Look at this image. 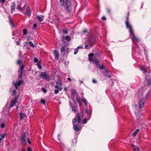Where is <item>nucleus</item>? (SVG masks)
<instances>
[{
	"mask_svg": "<svg viewBox=\"0 0 151 151\" xmlns=\"http://www.w3.org/2000/svg\"><path fill=\"white\" fill-rule=\"evenodd\" d=\"M29 45L31 46V47H35L34 45L33 44L32 42L31 41H30L29 42Z\"/></svg>",
	"mask_w": 151,
	"mask_h": 151,
	"instance_id": "nucleus-46",
	"label": "nucleus"
},
{
	"mask_svg": "<svg viewBox=\"0 0 151 151\" xmlns=\"http://www.w3.org/2000/svg\"><path fill=\"white\" fill-rule=\"evenodd\" d=\"M59 56V53H57V54L55 55V58L56 60H58Z\"/></svg>",
	"mask_w": 151,
	"mask_h": 151,
	"instance_id": "nucleus-34",
	"label": "nucleus"
},
{
	"mask_svg": "<svg viewBox=\"0 0 151 151\" xmlns=\"http://www.w3.org/2000/svg\"><path fill=\"white\" fill-rule=\"evenodd\" d=\"M22 82H23V81L19 80V81L16 82L14 84V86L17 89L18 86H20Z\"/></svg>",
	"mask_w": 151,
	"mask_h": 151,
	"instance_id": "nucleus-14",
	"label": "nucleus"
},
{
	"mask_svg": "<svg viewBox=\"0 0 151 151\" xmlns=\"http://www.w3.org/2000/svg\"><path fill=\"white\" fill-rule=\"evenodd\" d=\"M63 32L65 34H66L68 32L66 29H63L62 30Z\"/></svg>",
	"mask_w": 151,
	"mask_h": 151,
	"instance_id": "nucleus-41",
	"label": "nucleus"
},
{
	"mask_svg": "<svg viewBox=\"0 0 151 151\" xmlns=\"http://www.w3.org/2000/svg\"><path fill=\"white\" fill-rule=\"evenodd\" d=\"M23 35H25L27 34V30L26 29H24L23 30Z\"/></svg>",
	"mask_w": 151,
	"mask_h": 151,
	"instance_id": "nucleus-32",
	"label": "nucleus"
},
{
	"mask_svg": "<svg viewBox=\"0 0 151 151\" xmlns=\"http://www.w3.org/2000/svg\"><path fill=\"white\" fill-rule=\"evenodd\" d=\"M146 99L145 98H142L139 101V104L140 108H142L146 101Z\"/></svg>",
	"mask_w": 151,
	"mask_h": 151,
	"instance_id": "nucleus-7",
	"label": "nucleus"
},
{
	"mask_svg": "<svg viewBox=\"0 0 151 151\" xmlns=\"http://www.w3.org/2000/svg\"><path fill=\"white\" fill-rule=\"evenodd\" d=\"M44 17V16L43 15L37 16V18L40 22H41L43 20Z\"/></svg>",
	"mask_w": 151,
	"mask_h": 151,
	"instance_id": "nucleus-17",
	"label": "nucleus"
},
{
	"mask_svg": "<svg viewBox=\"0 0 151 151\" xmlns=\"http://www.w3.org/2000/svg\"><path fill=\"white\" fill-rule=\"evenodd\" d=\"M12 95L14 96H15L17 94V91L15 89H14L12 91Z\"/></svg>",
	"mask_w": 151,
	"mask_h": 151,
	"instance_id": "nucleus-30",
	"label": "nucleus"
},
{
	"mask_svg": "<svg viewBox=\"0 0 151 151\" xmlns=\"http://www.w3.org/2000/svg\"><path fill=\"white\" fill-rule=\"evenodd\" d=\"M40 77H42V79H45L47 81L49 80V77H47V75L45 72H42L40 75Z\"/></svg>",
	"mask_w": 151,
	"mask_h": 151,
	"instance_id": "nucleus-10",
	"label": "nucleus"
},
{
	"mask_svg": "<svg viewBox=\"0 0 151 151\" xmlns=\"http://www.w3.org/2000/svg\"><path fill=\"white\" fill-rule=\"evenodd\" d=\"M25 133H24V132L22 134V138H25Z\"/></svg>",
	"mask_w": 151,
	"mask_h": 151,
	"instance_id": "nucleus-52",
	"label": "nucleus"
},
{
	"mask_svg": "<svg viewBox=\"0 0 151 151\" xmlns=\"http://www.w3.org/2000/svg\"><path fill=\"white\" fill-rule=\"evenodd\" d=\"M0 1L2 3H4L5 1V0H0Z\"/></svg>",
	"mask_w": 151,
	"mask_h": 151,
	"instance_id": "nucleus-64",
	"label": "nucleus"
},
{
	"mask_svg": "<svg viewBox=\"0 0 151 151\" xmlns=\"http://www.w3.org/2000/svg\"><path fill=\"white\" fill-rule=\"evenodd\" d=\"M12 5L11 6V12H13L15 10V9L16 4L15 3L13 2L12 3Z\"/></svg>",
	"mask_w": 151,
	"mask_h": 151,
	"instance_id": "nucleus-18",
	"label": "nucleus"
},
{
	"mask_svg": "<svg viewBox=\"0 0 151 151\" xmlns=\"http://www.w3.org/2000/svg\"><path fill=\"white\" fill-rule=\"evenodd\" d=\"M82 48V46H79L77 47V48H78V49H79L80 48Z\"/></svg>",
	"mask_w": 151,
	"mask_h": 151,
	"instance_id": "nucleus-61",
	"label": "nucleus"
},
{
	"mask_svg": "<svg viewBox=\"0 0 151 151\" xmlns=\"http://www.w3.org/2000/svg\"><path fill=\"white\" fill-rule=\"evenodd\" d=\"M102 19L103 20H106V18L105 16H103L102 17Z\"/></svg>",
	"mask_w": 151,
	"mask_h": 151,
	"instance_id": "nucleus-54",
	"label": "nucleus"
},
{
	"mask_svg": "<svg viewBox=\"0 0 151 151\" xmlns=\"http://www.w3.org/2000/svg\"><path fill=\"white\" fill-rule=\"evenodd\" d=\"M140 70H142V71H143V73L145 74L146 73V68L144 67H141L140 68Z\"/></svg>",
	"mask_w": 151,
	"mask_h": 151,
	"instance_id": "nucleus-22",
	"label": "nucleus"
},
{
	"mask_svg": "<svg viewBox=\"0 0 151 151\" xmlns=\"http://www.w3.org/2000/svg\"><path fill=\"white\" fill-rule=\"evenodd\" d=\"M139 129H137L132 134V135L133 137H135L138 133L139 132Z\"/></svg>",
	"mask_w": 151,
	"mask_h": 151,
	"instance_id": "nucleus-21",
	"label": "nucleus"
},
{
	"mask_svg": "<svg viewBox=\"0 0 151 151\" xmlns=\"http://www.w3.org/2000/svg\"><path fill=\"white\" fill-rule=\"evenodd\" d=\"M125 24L127 28L129 29L130 34L133 33L134 32L131 25L129 22V18L127 16V19L125 22Z\"/></svg>",
	"mask_w": 151,
	"mask_h": 151,
	"instance_id": "nucleus-2",
	"label": "nucleus"
},
{
	"mask_svg": "<svg viewBox=\"0 0 151 151\" xmlns=\"http://www.w3.org/2000/svg\"><path fill=\"white\" fill-rule=\"evenodd\" d=\"M42 91L43 92H44L45 93H46L47 92V91L46 90V89L45 88H44V87H42Z\"/></svg>",
	"mask_w": 151,
	"mask_h": 151,
	"instance_id": "nucleus-45",
	"label": "nucleus"
},
{
	"mask_svg": "<svg viewBox=\"0 0 151 151\" xmlns=\"http://www.w3.org/2000/svg\"><path fill=\"white\" fill-rule=\"evenodd\" d=\"M83 112H85L88 115L89 114V112L88 109H87V107H86V109H84V108H83Z\"/></svg>",
	"mask_w": 151,
	"mask_h": 151,
	"instance_id": "nucleus-23",
	"label": "nucleus"
},
{
	"mask_svg": "<svg viewBox=\"0 0 151 151\" xmlns=\"http://www.w3.org/2000/svg\"><path fill=\"white\" fill-rule=\"evenodd\" d=\"M92 82L93 83H97V81L95 79H93L92 80Z\"/></svg>",
	"mask_w": 151,
	"mask_h": 151,
	"instance_id": "nucleus-55",
	"label": "nucleus"
},
{
	"mask_svg": "<svg viewBox=\"0 0 151 151\" xmlns=\"http://www.w3.org/2000/svg\"><path fill=\"white\" fill-rule=\"evenodd\" d=\"M81 101L85 104V105L86 107H87L88 103L86 99L84 98H82L81 99Z\"/></svg>",
	"mask_w": 151,
	"mask_h": 151,
	"instance_id": "nucleus-15",
	"label": "nucleus"
},
{
	"mask_svg": "<svg viewBox=\"0 0 151 151\" xmlns=\"http://www.w3.org/2000/svg\"><path fill=\"white\" fill-rule=\"evenodd\" d=\"M85 48L86 49H89V47H88V45H86L85 46Z\"/></svg>",
	"mask_w": 151,
	"mask_h": 151,
	"instance_id": "nucleus-50",
	"label": "nucleus"
},
{
	"mask_svg": "<svg viewBox=\"0 0 151 151\" xmlns=\"http://www.w3.org/2000/svg\"><path fill=\"white\" fill-rule=\"evenodd\" d=\"M103 74L104 76H105L106 77H108L109 78L111 77V74L110 73L106 70H105V72L103 73Z\"/></svg>",
	"mask_w": 151,
	"mask_h": 151,
	"instance_id": "nucleus-13",
	"label": "nucleus"
},
{
	"mask_svg": "<svg viewBox=\"0 0 151 151\" xmlns=\"http://www.w3.org/2000/svg\"><path fill=\"white\" fill-rule=\"evenodd\" d=\"M61 83L62 80L60 78H58V80L56 83V84L60 86H61Z\"/></svg>",
	"mask_w": 151,
	"mask_h": 151,
	"instance_id": "nucleus-20",
	"label": "nucleus"
},
{
	"mask_svg": "<svg viewBox=\"0 0 151 151\" xmlns=\"http://www.w3.org/2000/svg\"><path fill=\"white\" fill-rule=\"evenodd\" d=\"M73 126L74 129L76 132H78L81 130V127L80 126L74 124Z\"/></svg>",
	"mask_w": 151,
	"mask_h": 151,
	"instance_id": "nucleus-11",
	"label": "nucleus"
},
{
	"mask_svg": "<svg viewBox=\"0 0 151 151\" xmlns=\"http://www.w3.org/2000/svg\"><path fill=\"white\" fill-rule=\"evenodd\" d=\"M72 99H73V101L74 103V104L75 105L77 104V103H78L79 104H80V105L81 104V102L80 101L79 96L78 95H77L76 96V101H75L74 97V98L72 97Z\"/></svg>",
	"mask_w": 151,
	"mask_h": 151,
	"instance_id": "nucleus-9",
	"label": "nucleus"
},
{
	"mask_svg": "<svg viewBox=\"0 0 151 151\" xmlns=\"http://www.w3.org/2000/svg\"><path fill=\"white\" fill-rule=\"evenodd\" d=\"M65 46H63L62 47L60 50L62 56H64L66 53L68 54V52H67L68 49H67L66 50V51H65Z\"/></svg>",
	"mask_w": 151,
	"mask_h": 151,
	"instance_id": "nucleus-8",
	"label": "nucleus"
},
{
	"mask_svg": "<svg viewBox=\"0 0 151 151\" xmlns=\"http://www.w3.org/2000/svg\"><path fill=\"white\" fill-rule=\"evenodd\" d=\"M40 101L43 104H45V101L44 99H41Z\"/></svg>",
	"mask_w": 151,
	"mask_h": 151,
	"instance_id": "nucleus-48",
	"label": "nucleus"
},
{
	"mask_svg": "<svg viewBox=\"0 0 151 151\" xmlns=\"http://www.w3.org/2000/svg\"><path fill=\"white\" fill-rule=\"evenodd\" d=\"M139 150V148H138V147H135L134 148V150Z\"/></svg>",
	"mask_w": 151,
	"mask_h": 151,
	"instance_id": "nucleus-60",
	"label": "nucleus"
},
{
	"mask_svg": "<svg viewBox=\"0 0 151 151\" xmlns=\"http://www.w3.org/2000/svg\"><path fill=\"white\" fill-rule=\"evenodd\" d=\"M83 112H85L88 115L89 114V112L88 109H87V107H86V109H84V108H83Z\"/></svg>",
	"mask_w": 151,
	"mask_h": 151,
	"instance_id": "nucleus-24",
	"label": "nucleus"
},
{
	"mask_svg": "<svg viewBox=\"0 0 151 151\" xmlns=\"http://www.w3.org/2000/svg\"><path fill=\"white\" fill-rule=\"evenodd\" d=\"M28 142L29 144H30L31 143V142L30 141L29 139V138H28Z\"/></svg>",
	"mask_w": 151,
	"mask_h": 151,
	"instance_id": "nucleus-63",
	"label": "nucleus"
},
{
	"mask_svg": "<svg viewBox=\"0 0 151 151\" xmlns=\"http://www.w3.org/2000/svg\"><path fill=\"white\" fill-rule=\"evenodd\" d=\"M147 86H149L151 85V81L150 80H148L147 82Z\"/></svg>",
	"mask_w": 151,
	"mask_h": 151,
	"instance_id": "nucleus-33",
	"label": "nucleus"
},
{
	"mask_svg": "<svg viewBox=\"0 0 151 151\" xmlns=\"http://www.w3.org/2000/svg\"><path fill=\"white\" fill-rule=\"evenodd\" d=\"M66 40L68 42L70 41L71 40V38L70 36H66L65 37Z\"/></svg>",
	"mask_w": 151,
	"mask_h": 151,
	"instance_id": "nucleus-31",
	"label": "nucleus"
},
{
	"mask_svg": "<svg viewBox=\"0 0 151 151\" xmlns=\"http://www.w3.org/2000/svg\"><path fill=\"white\" fill-rule=\"evenodd\" d=\"M24 68V66L23 65H22L20 67V72H22V71Z\"/></svg>",
	"mask_w": 151,
	"mask_h": 151,
	"instance_id": "nucleus-44",
	"label": "nucleus"
},
{
	"mask_svg": "<svg viewBox=\"0 0 151 151\" xmlns=\"http://www.w3.org/2000/svg\"><path fill=\"white\" fill-rule=\"evenodd\" d=\"M59 90H60L59 89H55L54 90V93L55 94H58L59 93Z\"/></svg>",
	"mask_w": 151,
	"mask_h": 151,
	"instance_id": "nucleus-38",
	"label": "nucleus"
},
{
	"mask_svg": "<svg viewBox=\"0 0 151 151\" xmlns=\"http://www.w3.org/2000/svg\"><path fill=\"white\" fill-rule=\"evenodd\" d=\"M27 151H32L30 147H28L27 148Z\"/></svg>",
	"mask_w": 151,
	"mask_h": 151,
	"instance_id": "nucleus-62",
	"label": "nucleus"
},
{
	"mask_svg": "<svg viewBox=\"0 0 151 151\" xmlns=\"http://www.w3.org/2000/svg\"><path fill=\"white\" fill-rule=\"evenodd\" d=\"M6 136V133H4L1 136V138L3 139H4Z\"/></svg>",
	"mask_w": 151,
	"mask_h": 151,
	"instance_id": "nucleus-35",
	"label": "nucleus"
},
{
	"mask_svg": "<svg viewBox=\"0 0 151 151\" xmlns=\"http://www.w3.org/2000/svg\"><path fill=\"white\" fill-rule=\"evenodd\" d=\"M65 5L67 11L69 13H70L71 11V4L69 0H66Z\"/></svg>",
	"mask_w": 151,
	"mask_h": 151,
	"instance_id": "nucleus-3",
	"label": "nucleus"
},
{
	"mask_svg": "<svg viewBox=\"0 0 151 151\" xmlns=\"http://www.w3.org/2000/svg\"><path fill=\"white\" fill-rule=\"evenodd\" d=\"M20 6V5H18L17 7V9L19 10L20 11H23V9Z\"/></svg>",
	"mask_w": 151,
	"mask_h": 151,
	"instance_id": "nucleus-26",
	"label": "nucleus"
},
{
	"mask_svg": "<svg viewBox=\"0 0 151 151\" xmlns=\"http://www.w3.org/2000/svg\"><path fill=\"white\" fill-rule=\"evenodd\" d=\"M19 114L20 116V118L21 119H23L24 117H25L26 116V115L25 114L23 113L22 112H20V113Z\"/></svg>",
	"mask_w": 151,
	"mask_h": 151,
	"instance_id": "nucleus-19",
	"label": "nucleus"
},
{
	"mask_svg": "<svg viewBox=\"0 0 151 151\" xmlns=\"http://www.w3.org/2000/svg\"><path fill=\"white\" fill-rule=\"evenodd\" d=\"M72 92L74 96H75V95L76 96L77 95H78V94H77L76 91L74 89H73L72 91Z\"/></svg>",
	"mask_w": 151,
	"mask_h": 151,
	"instance_id": "nucleus-28",
	"label": "nucleus"
},
{
	"mask_svg": "<svg viewBox=\"0 0 151 151\" xmlns=\"http://www.w3.org/2000/svg\"><path fill=\"white\" fill-rule=\"evenodd\" d=\"M54 53L55 54V55H56V54H57V53H58V51H57V50H54Z\"/></svg>",
	"mask_w": 151,
	"mask_h": 151,
	"instance_id": "nucleus-58",
	"label": "nucleus"
},
{
	"mask_svg": "<svg viewBox=\"0 0 151 151\" xmlns=\"http://www.w3.org/2000/svg\"><path fill=\"white\" fill-rule=\"evenodd\" d=\"M78 48H76V49H75L74 52V54H76L78 52Z\"/></svg>",
	"mask_w": 151,
	"mask_h": 151,
	"instance_id": "nucleus-37",
	"label": "nucleus"
},
{
	"mask_svg": "<svg viewBox=\"0 0 151 151\" xmlns=\"http://www.w3.org/2000/svg\"><path fill=\"white\" fill-rule=\"evenodd\" d=\"M33 26L34 27L33 28V29H36V27L37 26V24H36L34 23L33 24Z\"/></svg>",
	"mask_w": 151,
	"mask_h": 151,
	"instance_id": "nucleus-47",
	"label": "nucleus"
},
{
	"mask_svg": "<svg viewBox=\"0 0 151 151\" xmlns=\"http://www.w3.org/2000/svg\"><path fill=\"white\" fill-rule=\"evenodd\" d=\"M55 87L57 88V89H59L60 91H61L62 89V86H60L59 85H55Z\"/></svg>",
	"mask_w": 151,
	"mask_h": 151,
	"instance_id": "nucleus-25",
	"label": "nucleus"
},
{
	"mask_svg": "<svg viewBox=\"0 0 151 151\" xmlns=\"http://www.w3.org/2000/svg\"><path fill=\"white\" fill-rule=\"evenodd\" d=\"M88 60L90 61H91L93 63H95L98 68H99L101 70L105 68V66L103 64L101 65L99 63V61L97 59L89 58Z\"/></svg>",
	"mask_w": 151,
	"mask_h": 151,
	"instance_id": "nucleus-1",
	"label": "nucleus"
},
{
	"mask_svg": "<svg viewBox=\"0 0 151 151\" xmlns=\"http://www.w3.org/2000/svg\"><path fill=\"white\" fill-rule=\"evenodd\" d=\"M1 129L5 127V124L4 123H2L1 124Z\"/></svg>",
	"mask_w": 151,
	"mask_h": 151,
	"instance_id": "nucleus-39",
	"label": "nucleus"
},
{
	"mask_svg": "<svg viewBox=\"0 0 151 151\" xmlns=\"http://www.w3.org/2000/svg\"><path fill=\"white\" fill-rule=\"evenodd\" d=\"M8 18H9V22H12V21L11 20V17L9 16L8 17Z\"/></svg>",
	"mask_w": 151,
	"mask_h": 151,
	"instance_id": "nucleus-57",
	"label": "nucleus"
},
{
	"mask_svg": "<svg viewBox=\"0 0 151 151\" xmlns=\"http://www.w3.org/2000/svg\"><path fill=\"white\" fill-rule=\"evenodd\" d=\"M21 61L20 60H18L17 61V63L18 64H20L21 63Z\"/></svg>",
	"mask_w": 151,
	"mask_h": 151,
	"instance_id": "nucleus-59",
	"label": "nucleus"
},
{
	"mask_svg": "<svg viewBox=\"0 0 151 151\" xmlns=\"http://www.w3.org/2000/svg\"><path fill=\"white\" fill-rule=\"evenodd\" d=\"M94 55V54L93 53H91L89 54L88 57H89L93 56Z\"/></svg>",
	"mask_w": 151,
	"mask_h": 151,
	"instance_id": "nucleus-51",
	"label": "nucleus"
},
{
	"mask_svg": "<svg viewBox=\"0 0 151 151\" xmlns=\"http://www.w3.org/2000/svg\"><path fill=\"white\" fill-rule=\"evenodd\" d=\"M106 10L107 12L108 13H111V11L109 9L107 8Z\"/></svg>",
	"mask_w": 151,
	"mask_h": 151,
	"instance_id": "nucleus-56",
	"label": "nucleus"
},
{
	"mask_svg": "<svg viewBox=\"0 0 151 151\" xmlns=\"http://www.w3.org/2000/svg\"><path fill=\"white\" fill-rule=\"evenodd\" d=\"M22 72H20V74L19 75L18 78L19 79H21L22 78Z\"/></svg>",
	"mask_w": 151,
	"mask_h": 151,
	"instance_id": "nucleus-40",
	"label": "nucleus"
},
{
	"mask_svg": "<svg viewBox=\"0 0 151 151\" xmlns=\"http://www.w3.org/2000/svg\"><path fill=\"white\" fill-rule=\"evenodd\" d=\"M60 4L62 7H63L64 5V0H60Z\"/></svg>",
	"mask_w": 151,
	"mask_h": 151,
	"instance_id": "nucleus-27",
	"label": "nucleus"
},
{
	"mask_svg": "<svg viewBox=\"0 0 151 151\" xmlns=\"http://www.w3.org/2000/svg\"><path fill=\"white\" fill-rule=\"evenodd\" d=\"M18 98V96H16L13 100L11 101L10 105L9 106V108L12 107L15 104L17 103V100Z\"/></svg>",
	"mask_w": 151,
	"mask_h": 151,
	"instance_id": "nucleus-6",
	"label": "nucleus"
},
{
	"mask_svg": "<svg viewBox=\"0 0 151 151\" xmlns=\"http://www.w3.org/2000/svg\"><path fill=\"white\" fill-rule=\"evenodd\" d=\"M87 123V120H86V118H85L82 121V123L83 124H85Z\"/></svg>",
	"mask_w": 151,
	"mask_h": 151,
	"instance_id": "nucleus-42",
	"label": "nucleus"
},
{
	"mask_svg": "<svg viewBox=\"0 0 151 151\" xmlns=\"http://www.w3.org/2000/svg\"><path fill=\"white\" fill-rule=\"evenodd\" d=\"M69 105L71 107L73 112H76V110L75 109V107L74 105L71 103L70 101Z\"/></svg>",
	"mask_w": 151,
	"mask_h": 151,
	"instance_id": "nucleus-16",
	"label": "nucleus"
},
{
	"mask_svg": "<svg viewBox=\"0 0 151 151\" xmlns=\"http://www.w3.org/2000/svg\"><path fill=\"white\" fill-rule=\"evenodd\" d=\"M22 145H23L25 142V138H22Z\"/></svg>",
	"mask_w": 151,
	"mask_h": 151,
	"instance_id": "nucleus-36",
	"label": "nucleus"
},
{
	"mask_svg": "<svg viewBox=\"0 0 151 151\" xmlns=\"http://www.w3.org/2000/svg\"><path fill=\"white\" fill-rule=\"evenodd\" d=\"M34 62L35 63L38 62V60L37 58H35L34 59Z\"/></svg>",
	"mask_w": 151,
	"mask_h": 151,
	"instance_id": "nucleus-49",
	"label": "nucleus"
},
{
	"mask_svg": "<svg viewBox=\"0 0 151 151\" xmlns=\"http://www.w3.org/2000/svg\"><path fill=\"white\" fill-rule=\"evenodd\" d=\"M37 65V66L39 69L40 70L42 68V66L40 65V62H38Z\"/></svg>",
	"mask_w": 151,
	"mask_h": 151,
	"instance_id": "nucleus-29",
	"label": "nucleus"
},
{
	"mask_svg": "<svg viewBox=\"0 0 151 151\" xmlns=\"http://www.w3.org/2000/svg\"><path fill=\"white\" fill-rule=\"evenodd\" d=\"M150 91H148L146 95V97L147 98L149 96V95L150 94Z\"/></svg>",
	"mask_w": 151,
	"mask_h": 151,
	"instance_id": "nucleus-53",
	"label": "nucleus"
},
{
	"mask_svg": "<svg viewBox=\"0 0 151 151\" xmlns=\"http://www.w3.org/2000/svg\"><path fill=\"white\" fill-rule=\"evenodd\" d=\"M130 34H131L133 36L132 37H131V38L133 43L135 44V45L137 46V47H138V45L137 44V43L139 42L140 40L135 36L134 32H133V34L131 33Z\"/></svg>",
	"mask_w": 151,
	"mask_h": 151,
	"instance_id": "nucleus-5",
	"label": "nucleus"
},
{
	"mask_svg": "<svg viewBox=\"0 0 151 151\" xmlns=\"http://www.w3.org/2000/svg\"><path fill=\"white\" fill-rule=\"evenodd\" d=\"M25 14L29 16H30L31 14V10L29 6H27L26 11Z\"/></svg>",
	"mask_w": 151,
	"mask_h": 151,
	"instance_id": "nucleus-12",
	"label": "nucleus"
},
{
	"mask_svg": "<svg viewBox=\"0 0 151 151\" xmlns=\"http://www.w3.org/2000/svg\"><path fill=\"white\" fill-rule=\"evenodd\" d=\"M10 25L12 28H15V26L14 25V24H13V23L12 22H10Z\"/></svg>",
	"mask_w": 151,
	"mask_h": 151,
	"instance_id": "nucleus-43",
	"label": "nucleus"
},
{
	"mask_svg": "<svg viewBox=\"0 0 151 151\" xmlns=\"http://www.w3.org/2000/svg\"><path fill=\"white\" fill-rule=\"evenodd\" d=\"M81 116V113H78L73 120L72 122L73 123H75L77 121L78 122V123H79L80 122Z\"/></svg>",
	"mask_w": 151,
	"mask_h": 151,
	"instance_id": "nucleus-4",
	"label": "nucleus"
}]
</instances>
